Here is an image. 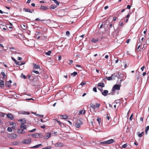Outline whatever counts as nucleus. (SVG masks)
<instances>
[{"instance_id":"obj_1","label":"nucleus","mask_w":149,"mask_h":149,"mask_svg":"<svg viewBox=\"0 0 149 149\" xmlns=\"http://www.w3.org/2000/svg\"><path fill=\"white\" fill-rule=\"evenodd\" d=\"M27 127L26 125L23 124H21L20 127V129H17V132L21 134H24L27 131Z\"/></svg>"},{"instance_id":"obj_2","label":"nucleus","mask_w":149,"mask_h":149,"mask_svg":"<svg viewBox=\"0 0 149 149\" xmlns=\"http://www.w3.org/2000/svg\"><path fill=\"white\" fill-rule=\"evenodd\" d=\"M120 86L121 85L119 84H116L113 87L112 91H113V92L115 93L116 92V91H119L120 90ZM117 94H118V91H117Z\"/></svg>"},{"instance_id":"obj_3","label":"nucleus","mask_w":149,"mask_h":149,"mask_svg":"<svg viewBox=\"0 0 149 149\" xmlns=\"http://www.w3.org/2000/svg\"><path fill=\"white\" fill-rule=\"evenodd\" d=\"M114 142V140L113 139H111L107 141L102 142L100 143V144L102 145H107L112 143Z\"/></svg>"},{"instance_id":"obj_4","label":"nucleus","mask_w":149,"mask_h":149,"mask_svg":"<svg viewBox=\"0 0 149 149\" xmlns=\"http://www.w3.org/2000/svg\"><path fill=\"white\" fill-rule=\"evenodd\" d=\"M82 124V122L80 119L78 120L75 124V126L77 128H79L81 125Z\"/></svg>"},{"instance_id":"obj_5","label":"nucleus","mask_w":149,"mask_h":149,"mask_svg":"<svg viewBox=\"0 0 149 149\" xmlns=\"http://www.w3.org/2000/svg\"><path fill=\"white\" fill-rule=\"evenodd\" d=\"M51 133L50 132L46 133L45 134V136H44V139L47 140L51 137Z\"/></svg>"},{"instance_id":"obj_6","label":"nucleus","mask_w":149,"mask_h":149,"mask_svg":"<svg viewBox=\"0 0 149 149\" xmlns=\"http://www.w3.org/2000/svg\"><path fill=\"white\" fill-rule=\"evenodd\" d=\"M115 76V77H117V73H115L112 74L110 77H106V78L107 80L110 81L113 80L112 77Z\"/></svg>"},{"instance_id":"obj_7","label":"nucleus","mask_w":149,"mask_h":149,"mask_svg":"<svg viewBox=\"0 0 149 149\" xmlns=\"http://www.w3.org/2000/svg\"><path fill=\"white\" fill-rule=\"evenodd\" d=\"M31 142V139H25L23 140L22 141V142L24 144H30Z\"/></svg>"},{"instance_id":"obj_8","label":"nucleus","mask_w":149,"mask_h":149,"mask_svg":"<svg viewBox=\"0 0 149 149\" xmlns=\"http://www.w3.org/2000/svg\"><path fill=\"white\" fill-rule=\"evenodd\" d=\"M17 136V135L15 134H10L9 135V136H8V137L11 139H14L16 138Z\"/></svg>"},{"instance_id":"obj_9","label":"nucleus","mask_w":149,"mask_h":149,"mask_svg":"<svg viewBox=\"0 0 149 149\" xmlns=\"http://www.w3.org/2000/svg\"><path fill=\"white\" fill-rule=\"evenodd\" d=\"M63 146V144L60 142H58L55 144V146L56 147H61Z\"/></svg>"},{"instance_id":"obj_10","label":"nucleus","mask_w":149,"mask_h":149,"mask_svg":"<svg viewBox=\"0 0 149 149\" xmlns=\"http://www.w3.org/2000/svg\"><path fill=\"white\" fill-rule=\"evenodd\" d=\"M53 120L55 121H56L59 125L63 127H64V125L63 123H62L60 121L58 120H57L55 119H54Z\"/></svg>"},{"instance_id":"obj_11","label":"nucleus","mask_w":149,"mask_h":149,"mask_svg":"<svg viewBox=\"0 0 149 149\" xmlns=\"http://www.w3.org/2000/svg\"><path fill=\"white\" fill-rule=\"evenodd\" d=\"M108 93V91L107 90H104L102 92V94L104 96L107 95Z\"/></svg>"},{"instance_id":"obj_12","label":"nucleus","mask_w":149,"mask_h":149,"mask_svg":"<svg viewBox=\"0 0 149 149\" xmlns=\"http://www.w3.org/2000/svg\"><path fill=\"white\" fill-rule=\"evenodd\" d=\"M7 117L11 120H13L14 118V117L13 115L11 113H8L7 115Z\"/></svg>"},{"instance_id":"obj_13","label":"nucleus","mask_w":149,"mask_h":149,"mask_svg":"<svg viewBox=\"0 0 149 149\" xmlns=\"http://www.w3.org/2000/svg\"><path fill=\"white\" fill-rule=\"evenodd\" d=\"M48 9V7L46 6H41L40 7V9L46 10Z\"/></svg>"},{"instance_id":"obj_14","label":"nucleus","mask_w":149,"mask_h":149,"mask_svg":"<svg viewBox=\"0 0 149 149\" xmlns=\"http://www.w3.org/2000/svg\"><path fill=\"white\" fill-rule=\"evenodd\" d=\"M20 121L21 122V124H24V123H26V120L24 119H20L19 120V121Z\"/></svg>"},{"instance_id":"obj_15","label":"nucleus","mask_w":149,"mask_h":149,"mask_svg":"<svg viewBox=\"0 0 149 149\" xmlns=\"http://www.w3.org/2000/svg\"><path fill=\"white\" fill-rule=\"evenodd\" d=\"M85 111L84 109L82 110H80L79 111V115H81L82 114H84L85 113Z\"/></svg>"},{"instance_id":"obj_16","label":"nucleus","mask_w":149,"mask_h":149,"mask_svg":"<svg viewBox=\"0 0 149 149\" xmlns=\"http://www.w3.org/2000/svg\"><path fill=\"white\" fill-rule=\"evenodd\" d=\"M98 87L100 86L101 87H104V83H100L98 84L97 85Z\"/></svg>"},{"instance_id":"obj_17","label":"nucleus","mask_w":149,"mask_h":149,"mask_svg":"<svg viewBox=\"0 0 149 149\" xmlns=\"http://www.w3.org/2000/svg\"><path fill=\"white\" fill-rule=\"evenodd\" d=\"M90 107H91L94 110L95 109V106L93 103H91L90 104Z\"/></svg>"},{"instance_id":"obj_18","label":"nucleus","mask_w":149,"mask_h":149,"mask_svg":"<svg viewBox=\"0 0 149 149\" xmlns=\"http://www.w3.org/2000/svg\"><path fill=\"white\" fill-rule=\"evenodd\" d=\"M61 118L63 119H68V117L67 115H61Z\"/></svg>"},{"instance_id":"obj_19","label":"nucleus","mask_w":149,"mask_h":149,"mask_svg":"<svg viewBox=\"0 0 149 149\" xmlns=\"http://www.w3.org/2000/svg\"><path fill=\"white\" fill-rule=\"evenodd\" d=\"M19 141H14L12 143V145L13 146H15L17 145H18L19 143Z\"/></svg>"},{"instance_id":"obj_20","label":"nucleus","mask_w":149,"mask_h":149,"mask_svg":"<svg viewBox=\"0 0 149 149\" xmlns=\"http://www.w3.org/2000/svg\"><path fill=\"white\" fill-rule=\"evenodd\" d=\"M32 136L33 138H38L39 136V134L37 133L33 134L32 135Z\"/></svg>"},{"instance_id":"obj_21","label":"nucleus","mask_w":149,"mask_h":149,"mask_svg":"<svg viewBox=\"0 0 149 149\" xmlns=\"http://www.w3.org/2000/svg\"><path fill=\"white\" fill-rule=\"evenodd\" d=\"M57 7V6L54 4H52L51 5L50 8L53 9H54Z\"/></svg>"},{"instance_id":"obj_22","label":"nucleus","mask_w":149,"mask_h":149,"mask_svg":"<svg viewBox=\"0 0 149 149\" xmlns=\"http://www.w3.org/2000/svg\"><path fill=\"white\" fill-rule=\"evenodd\" d=\"M42 146V145L41 144H39L36 145L34 146H33L31 147V148H38L40 146Z\"/></svg>"},{"instance_id":"obj_23","label":"nucleus","mask_w":149,"mask_h":149,"mask_svg":"<svg viewBox=\"0 0 149 149\" xmlns=\"http://www.w3.org/2000/svg\"><path fill=\"white\" fill-rule=\"evenodd\" d=\"M34 68L35 69H38L40 68V66L39 65H36L34 63L33 64Z\"/></svg>"},{"instance_id":"obj_24","label":"nucleus","mask_w":149,"mask_h":149,"mask_svg":"<svg viewBox=\"0 0 149 149\" xmlns=\"http://www.w3.org/2000/svg\"><path fill=\"white\" fill-rule=\"evenodd\" d=\"M1 74L3 76V78H5L7 77V76L5 75L4 72H1Z\"/></svg>"},{"instance_id":"obj_25","label":"nucleus","mask_w":149,"mask_h":149,"mask_svg":"<svg viewBox=\"0 0 149 149\" xmlns=\"http://www.w3.org/2000/svg\"><path fill=\"white\" fill-rule=\"evenodd\" d=\"M4 85V81L1 80L0 81V87H2Z\"/></svg>"},{"instance_id":"obj_26","label":"nucleus","mask_w":149,"mask_h":149,"mask_svg":"<svg viewBox=\"0 0 149 149\" xmlns=\"http://www.w3.org/2000/svg\"><path fill=\"white\" fill-rule=\"evenodd\" d=\"M98 39L97 38H93L91 40V41L94 43H95L96 42L98 41Z\"/></svg>"},{"instance_id":"obj_27","label":"nucleus","mask_w":149,"mask_h":149,"mask_svg":"<svg viewBox=\"0 0 149 149\" xmlns=\"http://www.w3.org/2000/svg\"><path fill=\"white\" fill-rule=\"evenodd\" d=\"M21 114L25 115H29L30 114V113L29 112H26V111L22 112L21 113Z\"/></svg>"},{"instance_id":"obj_28","label":"nucleus","mask_w":149,"mask_h":149,"mask_svg":"<svg viewBox=\"0 0 149 149\" xmlns=\"http://www.w3.org/2000/svg\"><path fill=\"white\" fill-rule=\"evenodd\" d=\"M6 86L8 88H10L11 87L10 84L8 82H6Z\"/></svg>"},{"instance_id":"obj_29","label":"nucleus","mask_w":149,"mask_h":149,"mask_svg":"<svg viewBox=\"0 0 149 149\" xmlns=\"http://www.w3.org/2000/svg\"><path fill=\"white\" fill-rule=\"evenodd\" d=\"M144 134V132H142L141 133H139L138 134V136L140 137H142L143 135Z\"/></svg>"},{"instance_id":"obj_30","label":"nucleus","mask_w":149,"mask_h":149,"mask_svg":"<svg viewBox=\"0 0 149 149\" xmlns=\"http://www.w3.org/2000/svg\"><path fill=\"white\" fill-rule=\"evenodd\" d=\"M149 130V126H148L147 127H146L145 128V133L146 134H147V131Z\"/></svg>"},{"instance_id":"obj_31","label":"nucleus","mask_w":149,"mask_h":149,"mask_svg":"<svg viewBox=\"0 0 149 149\" xmlns=\"http://www.w3.org/2000/svg\"><path fill=\"white\" fill-rule=\"evenodd\" d=\"M21 77L25 79L26 78V77L23 73H22L21 74Z\"/></svg>"},{"instance_id":"obj_32","label":"nucleus","mask_w":149,"mask_h":149,"mask_svg":"<svg viewBox=\"0 0 149 149\" xmlns=\"http://www.w3.org/2000/svg\"><path fill=\"white\" fill-rule=\"evenodd\" d=\"M51 54V52L50 51H49L47 52H46L45 54L47 55H50Z\"/></svg>"},{"instance_id":"obj_33","label":"nucleus","mask_w":149,"mask_h":149,"mask_svg":"<svg viewBox=\"0 0 149 149\" xmlns=\"http://www.w3.org/2000/svg\"><path fill=\"white\" fill-rule=\"evenodd\" d=\"M77 74V72H74L72 73L71 74V75L72 76L74 77V76H75Z\"/></svg>"},{"instance_id":"obj_34","label":"nucleus","mask_w":149,"mask_h":149,"mask_svg":"<svg viewBox=\"0 0 149 149\" xmlns=\"http://www.w3.org/2000/svg\"><path fill=\"white\" fill-rule=\"evenodd\" d=\"M25 11L26 12H29L31 13H32V12L29 9H26L25 10Z\"/></svg>"},{"instance_id":"obj_35","label":"nucleus","mask_w":149,"mask_h":149,"mask_svg":"<svg viewBox=\"0 0 149 149\" xmlns=\"http://www.w3.org/2000/svg\"><path fill=\"white\" fill-rule=\"evenodd\" d=\"M127 144L126 143V144H124L122 146V147L123 148H125L126 147H127Z\"/></svg>"},{"instance_id":"obj_36","label":"nucleus","mask_w":149,"mask_h":149,"mask_svg":"<svg viewBox=\"0 0 149 149\" xmlns=\"http://www.w3.org/2000/svg\"><path fill=\"white\" fill-rule=\"evenodd\" d=\"M12 129L10 127H8L7 128V131L9 132H11L12 131Z\"/></svg>"},{"instance_id":"obj_37","label":"nucleus","mask_w":149,"mask_h":149,"mask_svg":"<svg viewBox=\"0 0 149 149\" xmlns=\"http://www.w3.org/2000/svg\"><path fill=\"white\" fill-rule=\"evenodd\" d=\"M1 27H2V28L4 30H6L7 29V27H6L5 26H4V25H2V26H1Z\"/></svg>"},{"instance_id":"obj_38","label":"nucleus","mask_w":149,"mask_h":149,"mask_svg":"<svg viewBox=\"0 0 149 149\" xmlns=\"http://www.w3.org/2000/svg\"><path fill=\"white\" fill-rule=\"evenodd\" d=\"M66 34L67 35V36H69V35H70V32L68 31H67L66 32Z\"/></svg>"},{"instance_id":"obj_39","label":"nucleus","mask_w":149,"mask_h":149,"mask_svg":"<svg viewBox=\"0 0 149 149\" xmlns=\"http://www.w3.org/2000/svg\"><path fill=\"white\" fill-rule=\"evenodd\" d=\"M95 105L96 107L97 108H98L100 106V104L96 103Z\"/></svg>"},{"instance_id":"obj_40","label":"nucleus","mask_w":149,"mask_h":149,"mask_svg":"<svg viewBox=\"0 0 149 149\" xmlns=\"http://www.w3.org/2000/svg\"><path fill=\"white\" fill-rule=\"evenodd\" d=\"M97 121L100 124V122L101 121V120L100 118H98L97 119Z\"/></svg>"},{"instance_id":"obj_41","label":"nucleus","mask_w":149,"mask_h":149,"mask_svg":"<svg viewBox=\"0 0 149 149\" xmlns=\"http://www.w3.org/2000/svg\"><path fill=\"white\" fill-rule=\"evenodd\" d=\"M133 114H132L130 116L129 118V119L130 121L132 120V119L133 117Z\"/></svg>"},{"instance_id":"obj_42","label":"nucleus","mask_w":149,"mask_h":149,"mask_svg":"<svg viewBox=\"0 0 149 149\" xmlns=\"http://www.w3.org/2000/svg\"><path fill=\"white\" fill-rule=\"evenodd\" d=\"M36 128H34L32 130L29 131V132H33L36 131Z\"/></svg>"},{"instance_id":"obj_43","label":"nucleus","mask_w":149,"mask_h":149,"mask_svg":"<svg viewBox=\"0 0 149 149\" xmlns=\"http://www.w3.org/2000/svg\"><path fill=\"white\" fill-rule=\"evenodd\" d=\"M11 58L15 62V63L17 62V61L14 58H13V57H11Z\"/></svg>"},{"instance_id":"obj_44","label":"nucleus","mask_w":149,"mask_h":149,"mask_svg":"<svg viewBox=\"0 0 149 149\" xmlns=\"http://www.w3.org/2000/svg\"><path fill=\"white\" fill-rule=\"evenodd\" d=\"M33 72L36 74H39V72L38 71H36L35 70H33Z\"/></svg>"},{"instance_id":"obj_45","label":"nucleus","mask_w":149,"mask_h":149,"mask_svg":"<svg viewBox=\"0 0 149 149\" xmlns=\"http://www.w3.org/2000/svg\"><path fill=\"white\" fill-rule=\"evenodd\" d=\"M93 90L95 92H97V88L96 87H94L93 88Z\"/></svg>"},{"instance_id":"obj_46","label":"nucleus","mask_w":149,"mask_h":149,"mask_svg":"<svg viewBox=\"0 0 149 149\" xmlns=\"http://www.w3.org/2000/svg\"><path fill=\"white\" fill-rule=\"evenodd\" d=\"M110 117L108 116V114H107V116H106V118L108 119V120H109L110 119Z\"/></svg>"},{"instance_id":"obj_47","label":"nucleus","mask_w":149,"mask_h":149,"mask_svg":"<svg viewBox=\"0 0 149 149\" xmlns=\"http://www.w3.org/2000/svg\"><path fill=\"white\" fill-rule=\"evenodd\" d=\"M69 63H68L69 64L71 65L73 62V61L72 60H69Z\"/></svg>"},{"instance_id":"obj_48","label":"nucleus","mask_w":149,"mask_h":149,"mask_svg":"<svg viewBox=\"0 0 149 149\" xmlns=\"http://www.w3.org/2000/svg\"><path fill=\"white\" fill-rule=\"evenodd\" d=\"M58 61L60 60L61 59V55L58 56Z\"/></svg>"},{"instance_id":"obj_49","label":"nucleus","mask_w":149,"mask_h":149,"mask_svg":"<svg viewBox=\"0 0 149 149\" xmlns=\"http://www.w3.org/2000/svg\"><path fill=\"white\" fill-rule=\"evenodd\" d=\"M130 41V39H129L127 40L126 42L127 43H128Z\"/></svg>"},{"instance_id":"obj_50","label":"nucleus","mask_w":149,"mask_h":149,"mask_svg":"<svg viewBox=\"0 0 149 149\" xmlns=\"http://www.w3.org/2000/svg\"><path fill=\"white\" fill-rule=\"evenodd\" d=\"M143 117H141L140 118V120L141 121H142V122H143Z\"/></svg>"},{"instance_id":"obj_51","label":"nucleus","mask_w":149,"mask_h":149,"mask_svg":"<svg viewBox=\"0 0 149 149\" xmlns=\"http://www.w3.org/2000/svg\"><path fill=\"white\" fill-rule=\"evenodd\" d=\"M35 115L37 116H39L40 114L37 113H33Z\"/></svg>"},{"instance_id":"obj_52","label":"nucleus","mask_w":149,"mask_h":149,"mask_svg":"<svg viewBox=\"0 0 149 149\" xmlns=\"http://www.w3.org/2000/svg\"><path fill=\"white\" fill-rule=\"evenodd\" d=\"M145 68V66L144 65L141 68V69L142 70V71H143V70H144Z\"/></svg>"},{"instance_id":"obj_53","label":"nucleus","mask_w":149,"mask_h":149,"mask_svg":"<svg viewBox=\"0 0 149 149\" xmlns=\"http://www.w3.org/2000/svg\"><path fill=\"white\" fill-rule=\"evenodd\" d=\"M20 63L19 62H18L17 61L16 63V64L17 65H20Z\"/></svg>"},{"instance_id":"obj_54","label":"nucleus","mask_w":149,"mask_h":149,"mask_svg":"<svg viewBox=\"0 0 149 149\" xmlns=\"http://www.w3.org/2000/svg\"><path fill=\"white\" fill-rule=\"evenodd\" d=\"M127 8L128 9H130L131 8V6L130 5H128L127 6Z\"/></svg>"},{"instance_id":"obj_55","label":"nucleus","mask_w":149,"mask_h":149,"mask_svg":"<svg viewBox=\"0 0 149 149\" xmlns=\"http://www.w3.org/2000/svg\"><path fill=\"white\" fill-rule=\"evenodd\" d=\"M85 84V83L84 82H82L80 84V85H81L82 86H84Z\"/></svg>"},{"instance_id":"obj_56","label":"nucleus","mask_w":149,"mask_h":149,"mask_svg":"<svg viewBox=\"0 0 149 149\" xmlns=\"http://www.w3.org/2000/svg\"><path fill=\"white\" fill-rule=\"evenodd\" d=\"M22 59V58L20 57H18L17 58V59L18 60H21Z\"/></svg>"},{"instance_id":"obj_57","label":"nucleus","mask_w":149,"mask_h":149,"mask_svg":"<svg viewBox=\"0 0 149 149\" xmlns=\"http://www.w3.org/2000/svg\"><path fill=\"white\" fill-rule=\"evenodd\" d=\"M115 93V92H113V91H112V92L109 93V95H113V93Z\"/></svg>"},{"instance_id":"obj_58","label":"nucleus","mask_w":149,"mask_h":149,"mask_svg":"<svg viewBox=\"0 0 149 149\" xmlns=\"http://www.w3.org/2000/svg\"><path fill=\"white\" fill-rule=\"evenodd\" d=\"M134 144L136 146H137L138 145V143L136 141L134 142Z\"/></svg>"},{"instance_id":"obj_59","label":"nucleus","mask_w":149,"mask_h":149,"mask_svg":"<svg viewBox=\"0 0 149 149\" xmlns=\"http://www.w3.org/2000/svg\"><path fill=\"white\" fill-rule=\"evenodd\" d=\"M119 25L120 26H122L123 25V23L122 22H120Z\"/></svg>"},{"instance_id":"obj_60","label":"nucleus","mask_w":149,"mask_h":149,"mask_svg":"<svg viewBox=\"0 0 149 149\" xmlns=\"http://www.w3.org/2000/svg\"><path fill=\"white\" fill-rule=\"evenodd\" d=\"M41 128H45V125L41 126Z\"/></svg>"},{"instance_id":"obj_61","label":"nucleus","mask_w":149,"mask_h":149,"mask_svg":"<svg viewBox=\"0 0 149 149\" xmlns=\"http://www.w3.org/2000/svg\"><path fill=\"white\" fill-rule=\"evenodd\" d=\"M22 26H23V27L22 26V28L23 29H25V28H26V27H25V26L24 24H23Z\"/></svg>"},{"instance_id":"obj_62","label":"nucleus","mask_w":149,"mask_h":149,"mask_svg":"<svg viewBox=\"0 0 149 149\" xmlns=\"http://www.w3.org/2000/svg\"><path fill=\"white\" fill-rule=\"evenodd\" d=\"M108 7H109V6H105L104 8V9L106 10L108 8Z\"/></svg>"},{"instance_id":"obj_63","label":"nucleus","mask_w":149,"mask_h":149,"mask_svg":"<svg viewBox=\"0 0 149 149\" xmlns=\"http://www.w3.org/2000/svg\"><path fill=\"white\" fill-rule=\"evenodd\" d=\"M117 19V18L116 17H114L113 19V21H116Z\"/></svg>"},{"instance_id":"obj_64","label":"nucleus","mask_w":149,"mask_h":149,"mask_svg":"<svg viewBox=\"0 0 149 149\" xmlns=\"http://www.w3.org/2000/svg\"><path fill=\"white\" fill-rule=\"evenodd\" d=\"M40 117V118H42L43 117H44V115H39V116Z\"/></svg>"}]
</instances>
